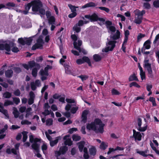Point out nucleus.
<instances>
[{
	"instance_id": "33",
	"label": "nucleus",
	"mask_w": 159,
	"mask_h": 159,
	"mask_svg": "<svg viewBox=\"0 0 159 159\" xmlns=\"http://www.w3.org/2000/svg\"><path fill=\"white\" fill-rule=\"evenodd\" d=\"M94 60L96 61H100L102 57L98 54H95L93 56Z\"/></svg>"
},
{
	"instance_id": "22",
	"label": "nucleus",
	"mask_w": 159,
	"mask_h": 159,
	"mask_svg": "<svg viewBox=\"0 0 159 159\" xmlns=\"http://www.w3.org/2000/svg\"><path fill=\"white\" fill-rule=\"evenodd\" d=\"M68 150V148L66 146H63L61 147L60 148L59 150L62 154H64Z\"/></svg>"
},
{
	"instance_id": "7",
	"label": "nucleus",
	"mask_w": 159,
	"mask_h": 159,
	"mask_svg": "<svg viewBox=\"0 0 159 159\" xmlns=\"http://www.w3.org/2000/svg\"><path fill=\"white\" fill-rule=\"evenodd\" d=\"M84 24L83 21L80 20L78 23L75 24L72 28L73 30L76 33H78L81 31L80 26H82Z\"/></svg>"
},
{
	"instance_id": "23",
	"label": "nucleus",
	"mask_w": 159,
	"mask_h": 159,
	"mask_svg": "<svg viewBox=\"0 0 159 159\" xmlns=\"http://www.w3.org/2000/svg\"><path fill=\"white\" fill-rule=\"evenodd\" d=\"M129 81H132L133 80L138 81V80L137 78L136 75L135 73L131 75L129 78Z\"/></svg>"
},
{
	"instance_id": "53",
	"label": "nucleus",
	"mask_w": 159,
	"mask_h": 159,
	"mask_svg": "<svg viewBox=\"0 0 159 159\" xmlns=\"http://www.w3.org/2000/svg\"><path fill=\"white\" fill-rule=\"evenodd\" d=\"M78 107H73L71 108V112L73 114L75 113L76 111L78 110Z\"/></svg>"
},
{
	"instance_id": "41",
	"label": "nucleus",
	"mask_w": 159,
	"mask_h": 159,
	"mask_svg": "<svg viewBox=\"0 0 159 159\" xmlns=\"http://www.w3.org/2000/svg\"><path fill=\"white\" fill-rule=\"evenodd\" d=\"M46 122L47 125L50 126L52 125L53 120L52 119L49 118L46 120Z\"/></svg>"
},
{
	"instance_id": "45",
	"label": "nucleus",
	"mask_w": 159,
	"mask_h": 159,
	"mask_svg": "<svg viewBox=\"0 0 159 159\" xmlns=\"http://www.w3.org/2000/svg\"><path fill=\"white\" fill-rule=\"evenodd\" d=\"M140 75L142 80L145 79V72L143 70H140Z\"/></svg>"
},
{
	"instance_id": "30",
	"label": "nucleus",
	"mask_w": 159,
	"mask_h": 159,
	"mask_svg": "<svg viewBox=\"0 0 159 159\" xmlns=\"http://www.w3.org/2000/svg\"><path fill=\"white\" fill-rule=\"evenodd\" d=\"M107 143L102 142L100 146V148L104 150L107 148Z\"/></svg>"
},
{
	"instance_id": "49",
	"label": "nucleus",
	"mask_w": 159,
	"mask_h": 159,
	"mask_svg": "<svg viewBox=\"0 0 159 159\" xmlns=\"http://www.w3.org/2000/svg\"><path fill=\"white\" fill-rule=\"evenodd\" d=\"M153 5L156 8L159 7V0H155L153 2Z\"/></svg>"
},
{
	"instance_id": "28",
	"label": "nucleus",
	"mask_w": 159,
	"mask_h": 159,
	"mask_svg": "<svg viewBox=\"0 0 159 159\" xmlns=\"http://www.w3.org/2000/svg\"><path fill=\"white\" fill-rule=\"evenodd\" d=\"M32 111L31 107H29L27 108L26 110V114L25 116L26 118H27L29 117L30 115H31V113L30 112Z\"/></svg>"
},
{
	"instance_id": "58",
	"label": "nucleus",
	"mask_w": 159,
	"mask_h": 159,
	"mask_svg": "<svg viewBox=\"0 0 159 159\" xmlns=\"http://www.w3.org/2000/svg\"><path fill=\"white\" fill-rule=\"evenodd\" d=\"M8 126L7 125H6L4 126V127L2 129L0 130V134L3 133L7 129Z\"/></svg>"
},
{
	"instance_id": "62",
	"label": "nucleus",
	"mask_w": 159,
	"mask_h": 159,
	"mask_svg": "<svg viewBox=\"0 0 159 159\" xmlns=\"http://www.w3.org/2000/svg\"><path fill=\"white\" fill-rule=\"evenodd\" d=\"M0 84L5 88H7L8 87V84L5 82H0Z\"/></svg>"
},
{
	"instance_id": "40",
	"label": "nucleus",
	"mask_w": 159,
	"mask_h": 159,
	"mask_svg": "<svg viewBox=\"0 0 159 159\" xmlns=\"http://www.w3.org/2000/svg\"><path fill=\"white\" fill-rule=\"evenodd\" d=\"M72 139L74 141H78L80 140L81 137L78 135L74 134L72 136Z\"/></svg>"
},
{
	"instance_id": "12",
	"label": "nucleus",
	"mask_w": 159,
	"mask_h": 159,
	"mask_svg": "<svg viewBox=\"0 0 159 159\" xmlns=\"http://www.w3.org/2000/svg\"><path fill=\"white\" fill-rule=\"evenodd\" d=\"M5 50L8 52L11 51V48L9 45L7 44H5L0 43V50Z\"/></svg>"
},
{
	"instance_id": "14",
	"label": "nucleus",
	"mask_w": 159,
	"mask_h": 159,
	"mask_svg": "<svg viewBox=\"0 0 159 159\" xmlns=\"http://www.w3.org/2000/svg\"><path fill=\"white\" fill-rule=\"evenodd\" d=\"M89 112V111L88 110H85L83 111L82 115V122L83 123H86L87 120V116Z\"/></svg>"
},
{
	"instance_id": "59",
	"label": "nucleus",
	"mask_w": 159,
	"mask_h": 159,
	"mask_svg": "<svg viewBox=\"0 0 159 159\" xmlns=\"http://www.w3.org/2000/svg\"><path fill=\"white\" fill-rule=\"evenodd\" d=\"M105 24L107 28L111 26L112 22L110 21H107L105 22Z\"/></svg>"
},
{
	"instance_id": "6",
	"label": "nucleus",
	"mask_w": 159,
	"mask_h": 159,
	"mask_svg": "<svg viewBox=\"0 0 159 159\" xmlns=\"http://www.w3.org/2000/svg\"><path fill=\"white\" fill-rule=\"evenodd\" d=\"M34 36L31 37L29 38H19L18 39V41L19 43L22 45H25L26 44L28 45H30L32 40V38Z\"/></svg>"
},
{
	"instance_id": "19",
	"label": "nucleus",
	"mask_w": 159,
	"mask_h": 159,
	"mask_svg": "<svg viewBox=\"0 0 159 159\" xmlns=\"http://www.w3.org/2000/svg\"><path fill=\"white\" fill-rule=\"evenodd\" d=\"M48 23L50 25L55 24V19L54 16H51L48 18Z\"/></svg>"
},
{
	"instance_id": "34",
	"label": "nucleus",
	"mask_w": 159,
	"mask_h": 159,
	"mask_svg": "<svg viewBox=\"0 0 159 159\" xmlns=\"http://www.w3.org/2000/svg\"><path fill=\"white\" fill-rule=\"evenodd\" d=\"M144 66L145 69L149 70L150 67V65L148 63V60H147L144 61Z\"/></svg>"
},
{
	"instance_id": "31",
	"label": "nucleus",
	"mask_w": 159,
	"mask_h": 159,
	"mask_svg": "<svg viewBox=\"0 0 159 159\" xmlns=\"http://www.w3.org/2000/svg\"><path fill=\"white\" fill-rule=\"evenodd\" d=\"M145 11L144 10L140 11L139 10L136 11V15L138 17L142 16L143 15L145 14Z\"/></svg>"
},
{
	"instance_id": "46",
	"label": "nucleus",
	"mask_w": 159,
	"mask_h": 159,
	"mask_svg": "<svg viewBox=\"0 0 159 159\" xmlns=\"http://www.w3.org/2000/svg\"><path fill=\"white\" fill-rule=\"evenodd\" d=\"M21 124L22 125H29L31 124V122L28 121L27 120H23L21 122Z\"/></svg>"
},
{
	"instance_id": "39",
	"label": "nucleus",
	"mask_w": 159,
	"mask_h": 159,
	"mask_svg": "<svg viewBox=\"0 0 159 159\" xmlns=\"http://www.w3.org/2000/svg\"><path fill=\"white\" fill-rule=\"evenodd\" d=\"M68 6L70 8L71 10V11L73 12H76V8H78V7H75L71 5H69Z\"/></svg>"
},
{
	"instance_id": "51",
	"label": "nucleus",
	"mask_w": 159,
	"mask_h": 159,
	"mask_svg": "<svg viewBox=\"0 0 159 159\" xmlns=\"http://www.w3.org/2000/svg\"><path fill=\"white\" fill-rule=\"evenodd\" d=\"M133 86H134L138 88L140 87V85L135 82H133L130 84L129 86L130 87H131Z\"/></svg>"
},
{
	"instance_id": "9",
	"label": "nucleus",
	"mask_w": 159,
	"mask_h": 159,
	"mask_svg": "<svg viewBox=\"0 0 159 159\" xmlns=\"http://www.w3.org/2000/svg\"><path fill=\"white\" fill-rule=\"evenodd\" d=\"M31 88L33 90H35L37 87H39L41 86L40 81L37 80L35 82H32L30 83Z\"/></svg>"
},
{
	"instance_id": "35",
	"label": "nucleus",
	"mask_w": 159,
	"mask_h": 159,
	"mask_svg": "<svg viewBox=\"0 0 159 159\" xmlns=\"http://www.w3.org/2000/svg\"><path fill=\"white\" fill-rule=\"evenodd\" d=\"M14 102L10 100H6L4 104V106H7L9 105H13Z\"/></svg>"
},
{
	"instance_id": "63",
	"label": "nucleus",
	"mask_w": 159,
	"mask_h": 159,
	"mask_svg": "<svg viewBox=\"0 0 159 159\" xmlns=\"http://www.w3.org/2000/svg\"><path fill=\"white\" fill-rule=\"evenodd\" d=\"M29 95L30 98H33V99H34L35 96L34 93L33 92H30L29 93Z\"/></svg>"
},
{
	"instance_id": "1",
	"label": "nucleus",
	"mask_w": 159,
	"mask_h": 159,
	"mask_svg": "<svg viewBox=\"0 0 159 159\" xmlns=\"http://www.w3.org/2000/svg\"><path fill=\"white\" fill-rule=\"evenodd\" d=\"M104 124L98 119H96L94 122L88 124L86 126L89 130H93L96 133L102 134L104 132Z\"/></svg>"
},
{
	"instance_id": "20",
	"label": "nucleus",
	"mask_w": 159,
	"mask_h": 159,
	"mask_svg": "<svg viewBox=\"0 0 159 159\" xmlns=\"http://www.w3.org/2000/svg\"><path fill=\"white\" fill-rule=\"evenodd\" d=\"M136 151L137 153H138L143 157H146L148 156V155L146 154V153H147V150H146L144 151H139L138 149H137L136 150Z\"/></svg>"
},
{
	"instance_id": "18",
	"label": "nucleus",
	"mask_w": 159,
	"mask_h": 159,
	"mask_svg": "<svg viewBox=\"0 0 159 159\" xmlns=\"http://www.w3.org/2000/svg\"><path fill=\"white\" fill-rule=\"evenodd\" d=\"M95 6V4L93 2H90L87 3L82 7V8H85L87 7H93Z\"/></svg>"
},
{
	"instance_id": "38",
	"label": "nucleus",
	"mask_w": 159,
	"mask_h": 159,
	"mask_svg": "<svg viewBox=\"0 0 159 159\" xmlns=\"http://www.w3.org/2000/svg\"><path fill=\"white\" fill-rule=\"evenodd\" d=\"M28 132L26 131H24L22 132V134L23 135V142H25L26 141L27 138V134Z\"/></svg>"
},
{
	"instance_id": "44",
	"label": "nucleus",
	"mask_w": 159,
	"mask_h": 159,
	"mask_svg": "<svg viewBox=\"0 0 159 159\" xmlns=\"http://www.w3.org/2000/svg\"><path fill=\"white\" fill-rule=\"evenodd\" d=\"M149 100L150 101L152 102V105L153 106H156L157 105L156 103L155 102V99L153 97H151L149 98Z\"/></svg>"
},
{
	"instance_id": "11",
	"label": "nucleus",
	"mask_w": 159,
	"mask_h": 159,
	"mask_svg": "<svg viewBox=\"0 0 159 159\" xmlns=\"http://www.w3.org/2000/svg\"><path fill=\"white\" fill-rule=\"evenodd\" d=\"M138 130L141 132L145 131L147 129V125H146L144 127H142L141 125H142V120L140 118H138Z\"/></svg>"
},
{
	"instance_id": "54",
	"label": "nucleus",
	"mask_w": 159,
	"mask_h": 159,
	"mask_svg": "<svg viewBox=\"0 0 159 159\" xmlns=\"http://www.w3.org/2000/svg\"><path fill=\"white\" fill-rule=\"evenodd\" d=\"M78 77L81 79L83 81L84 80H86L88 78V76L85 75H81L79 76Z\"/></svg>"
},
{
	"instance_id": "32",
	"label": "nucleus",
	"mask_w": 159,
	"mask_h": 159,
	"mask_svg": "<svg viewBox=\"0 0 159 159\" xmlns=\"http://www.w3.org/2000/svg\"><path fill=\"white\" fill-rule=\"evenodd\" d=\"M13 73L12 70H7L5 72V75L6 77L8 78L11 77Z\"/></svg>"
},
{
	"instance_id": "47",
	"label": "nucleus",
	"mask_w": 159,
	"mask_h": 159,
	"mask_svg": "<svg viewBox=\"0 0 159 159\" xmlns=\"http://www.w3.org/2000/svg\"><path fill=\"white\" fill-rule=\"evenodd\" d=\"M35 65V63L34 61H30L29 63V66L30 68H32L34 67Z\"/></svg>"
},
{
	"instance_id": "2",
	"label": "nucleus",
	"mask_w": 159,
	"mask_h": 159,
	"mask_svg": "<svg viewBox=\"0 0 159 159\" xmlns=\"http://www.w3.org/2000/svg\"><path fill=\"white\" fill-rule=\"evenodd\" d=\"M71 39L74 41L73 45L75 48L78 50L79 52H82L84 54L87 53V52L84 49L80 47L82 44V41L81 40H78L76 41L77 39V37L75 34H72L71 36Z\"/></svg>"
},
{
	"instance_id": "10",
	"label": "nucleus",
	"mask_w": 159,
	"mask_h": 159,
	"mask_svg": "<svg viewBox=\"0 0 159 159\" xmlns=\"http://www.w3.org/2000/svg\"><path fill=\"white\" fill-rule=\"evenodd\" d=\"M40 141V139L35 138L34 139V143L32 145V148L37 152H39V145L38 144L37 142H39Z\"/></svg>"
},
{
	"instance_id": "50",
	"label": "nucleus",
	"mask_w": 159,
	"mask_h": 159,
	"mask_svg": "<svg viewBox=\"0 0 159 159\" xmlns=\"http://www.w3.org/2000/svg\"><path fill=\"white\" fill-rule=\"evenodd\" d=\"M39 13L41 14V16L42 17V15H44L45 13V10L42 8H41L38 11Z\"/></svg>"
},
{
	"instance_id": "36",
	"label": "nucleus",
	"mask_w": 159,
	"mask_h": 159,
	"mask_svg": "<svg viewBox=\"0 0 159 159\" xmlns=\"http://www.w3.org/2000/svg\"><path fill=\"white\" fill-rule=\"evenodd\" d=\"M39 74L41 76H48V70H40Z\"/></svg>"
},
{
	"instance_id": "52",
	"label": "nucleus",
	"mask_w": 159,
	"mask_h": 159,
	"mask_svg": "<svg viewBox=\"0 0 159 159\" xmlns=\"http://www.w3.org/2000/svg\"><path fill=\"white\" fill-rule=\"evenodd\" d=\"M14 94L16 96H19L20 94V92L19 89H16L14 92Z\"/></svg>"
},
{
	"instance_id": "3",
	"label": "nucleus",
	"mask_w": 159,
	"mask_h": 159,
	"mask_svg": "<svg viewBox=\"0 0 159 159\" xmlns=\"http://www.w3.org/2000/svg\"><path fill=\"white\" fill-rule=\"evenodd\" d=\"M108 42L106 43V47L102 49L103 52H107L109 51H112L115 47V44L116 43L115 40H109L107 39Z\"/></svg>"
},
{
	"instance_id": "55",
	"label": "nucleus",
	"mask_w": 159,
	"mask_h": 159,
	"mask_svg": "<svg viewBox=\"0 0 159 159\" xmlns=\"http://www.w3.org/2000/svg\"><path fill=\"white\" fill-rule=\"evenodd\" d=\"M112 93L113 95H119L120 93L116 89H113L112 90Z\"/></svg>"
},
{
	"instance_id": "4",
	"label": "nucleus",
	"mask_w": 159,
	"mask_h": 159,
	"mask_svg": "<svg viewBox=\"0 0 159 159\" xmlns=\"http://www.w3.org/2000/svg\"><path fill=\"white\" fill-rule=\"evenodd\" d=\"M31 3L32 6V10L33 11H38L42 7V4L39 0L32 1Z\"/></svg>"
},
{
	"instance_id": "42",
	"label": "nucleus",
	"mask_w": 159,
	"mask_h": 159,
	"mask_svg": "<svg viewBox=\"0 0 159 159\" xmlns=\"http://www.w3.org/2000/svg\"><path fill=\"white\" fill-rule=\"evenodd\" d=\"M1 112L5 115L6 117L7 118H9V116L8 114L7 111V110L4 109L3 108L2 109V110Z\"/></svg>"
},
{
	"instance_id": "56",
	"label": "nucleus",
	"mask_w": 159,
	"mask_h": 159,
	"mask_svg": "<svg viewBox=\"0 0 159 159\" xmlns=\"http://www.w3.org/2000/svg\"><path fill=\"white\" fill-rule=\"evenodd\" d=\"M99 8L102 10L105 11L107 12H108L109 11V9L108 8L105 7H99Z\"/></svg>"
},
{
	"instance_id": "64",
	"label": "nucleus",
	"mask_w": 159,
	"mask_h": 159,
	"mask_svg": "<svg viewBox=\"0 0 159 159\" xmlns=\"http://www.w3.org/2000/svg\"><path fill=\"white\" fill-rule=\"evenodd\" d=\"M11 50L14 52H17L19 51L18 48L16 47H13L11 49Z\"/></svg>"
},
{
	"instance_id": "29",
	"label": "nucleus",
	"mask_w": 159,
	"mask_h": 159,
	"mask_svg": "<svg viewBox=\"0 0 159 159\" xmlns=\"http://www.w3.org/2000/svg\"><path fill=\"white\" fill-rule=\"evenodd\" d=\"M143 19L142 16L137 17L134 20V22L137 24H139L141 23Z\"/></svg>"
},
{
	"instance_id": "24",
	"label": "nucleus",
	"mask_w": 159,
	"mask_h": 159,
	"mask_svg": "<svg viewBox=\"0 0 159 159\" xmlns=\"http://www.w3.org/2000/svg\"><path fill=\"white\" fill-rule=\"evenodd\" d=\"M98 16L95 13H94L91 16L90 20L91 21H95L98 20Z\"/></svg>"
},
{
	"instance_id": "27",
	"label": "nucleus",
	"mask_w": 159,
	"mask_h": 159,
	"mask_svg": "<svg viewBox=\"0 0 159 159\" xmlns=\"http://www.w3.org/2000/svg\"><path fill=\"white\" fill-rule=\"evenodd\" d=\"M89 152L91 155L94 156L96 153V150L95 148L92 147L89 149Z\"/></svg>"
},
{
	"instance_id": "17",
	"label": "nucleus",
	"mask_w": 159,
	"mask_h": 159,
	"mask_svg": "<svg viewBox=\"0 0 159 159\" xmlns=\"http://www.w3.org/2000/svg\"><path fill=\"white\" fill-rule=\"evenodd\" d=\"M150 48V41L149 40H147L144 43L143 47L142 48V51L143 52V50L145 49H149Z\"/></svg>"
},
{
	"instance_id": "57",
	"label": "nucleus",
	"mask_w": 159,
	"mask_h": 159,
	"mask_svg": "<svg viewBox=\"0 0 159 159\" xmlns=\"http://www.w3.org/2000/svg\"><path fill=\"white\" fill-rule=\"evenodd\" d=\"M143 7L144 8L148 9L150 8V5L148 2H145L143 4Z\"/></svg>"
},
{
	"instance_id": "37",
	"label": "nucleus",
	"mask_w": 159,
	"mask_h": 159,
	"mask_svg": "<svg viewBox=\"0 0 159 159\" xmlns=\"http://www.w3.org/2000/svg\"><path fill=\"white\" fill-rule=\"evenodd\" d=\"M13 102L14 103H15L16 105H17L20 102V100L19 98L16 97H13L12 98Z\"/></svg>"
},
{
	"instance_id": "43",
	"label": "nucleus",
	"mask_w": 159,
	"mask_h": 159,
	"mask_svg": "<svg viewBox=\"0 0 159 159\" xmlns=\"http://www.w3.org/2000/svg\"><path fill=\"white\" fill-rule=\"evenodd\" d=\"M51 111H49L48 109H45L44 111L42 112V114L46 116L49 115L50 114Z\"/></svg>"
},
{
	"instance_id": "8",
	"label": "nucleus",
	"mask_w": 159,
	"mask_h": 159,
	"mask_svg": "<svg viewBox=\"0 0 159 159\" xmlns=\"http://www.w3.org/2000/svg\"><path fill=\"white\" fill-rule=\"evenodd\" d=\"M86 62L88 63L89 66H91V62L89 58L87 57L84 56L81 59H78L76 60V63L78 64H81Z\"/></svg>"
},
{
	"instance_id": "61",
	"label": "nucleus",
	"mask_w": 159,
	"mask_h": 159,
	"mask_svg": "<svg viewBox=\"0 0 159 159\" xmlns=\"http://www.w3.org/2000/svg\"><path fill=\"white\" fill-rule=\"evenodd\" d=\"M76 15H77L76 12H72V13L68 15V17L70 18H73L75 17Z\"/></svg>"
},
{
	"instance_id": "15",
	"label": "nucleus",
	"mask_w": 159,
	"mask_h": 159,
	"mask_svg": "<svg viewBox=\"0 0 159 159\" xmlns=\"http://www.w3.org/2000/svg\"><path fill=\"white\" fill-rule=\"evenodd\" d=\"M133 136L135 139H137L138 141H140L141 139L142 135L139 132H136L134 130H133Z\"/></svg>"
},
{
	"instance_id": "16",
	"label": "nucleus",
	"mask_w": 159,
	"mask_h": 159,
	"mask_svg": "<svg viewBox=\"0 0 159 159\" xmlns=\"http://www.w3.org/2000/svg\"><path fill=\"white\" fill-rule=\"evenodd\" d=\"M120 32L118 30H117L115 34L110 36V39L114 40H117L120 38Z\"/></svg>"
},
{
	"instance_id": "48",
	"label": "nucleus",
	"mask_w": 159,
	"mask_h": 159,
	"mask_svg": "<svg viewBox=\"0 0 159 159\" xmlns=\"http://www.w3.org/2000/svg\"><path fill=\"white\" fill-rule=\"evenodd\" d=\"M107 29L108 30V32H109V30L112 32H114L116 30L115 27L113 26H111Z\"/></svg>"
},
{
	"instance_id": "25",
	"label": "nucleus",
	"mask_w": 159,
	"mask_h": 159,
	"mask_svg": "<svg viewBox=\"0 0 159 159\" xmlns=\"http://www.w3.org/2000/svg\"><path fill=\"white\" fill-rule=\"evenodd\" d=\"M59 137L56 138V139L54 140H51L50 142V144L51 147H53L56 145L58 142Z\"/></svg>"
},
{
	"instance_id": "26",
	"label": "nucleus",
	"mask_w": 159,
	"mask_h": 159,
	"mask_svg": "<svg viewBox=\"0 0 159 159\" xmlns=\"http://www.w3.org/2000/svg\"><path fill=\"white\" fill-rule=\"evenodd\" d=\"M11 97V93L6 91L3 94V97L5 98H9Z\"/></svg>"
},
{
	"instance_id": "21",
	"label": "nucleus",
	"mask_w": 159,
	"mask_h": 159,
	"mask_svg": "<svg viewBox=\"0 0 159 159\" xmlns=\"http://www.w3.org/2000/svg\"><path fill=\"white\" fill-rule=\"evenodd\" d=\"M85 142L84 141H81L79 142L78 144L79 150L80 152H82L83 150V148L84 146Z\"/></svg>"
},
{
	"instance_id": "13",
	"label": "nucleus",
	"mask_w": 159,
	"mask_h": 159,
	"mask_svg": "<svg viewBox=\"0 0 159 159\" xmlns=\"http://www.w3.org/2000/svg\"><path fill=\"white\" fill-rule=\"evenodd\" d=\"M70 136L67 135L65 136L63 138V139L65 140L64 143L66 145L71 146L72 144V142L71 139L69 138Z\"/></svg>"
},
{
	"instance_id": "60",
	"label": "nucleus",
	"mask_w": 159,
	"mask_h": 159,
	"mask_svg": "<svg viewBox=\"0 0 159 159\" xmlns=\"http://www.w3.org/2000/svg\"><path fill=\"white\" fill-rule=\"evenodd\" d=\"M26 110L25 107H21L19 109V111L21 113H23Z\"/></svg>"
},
{
	"instance_id": "5",
	"label": "nucleus",
	"mask_w": 159,
	"mask_h": 159,
	"mask_svg": "<svg viewBox=\"0 0 159 159\" xmlns=\"http://www.w3.org/2000/svg\"><path fill=\"white\" fill-rule=\"evenodd\" d=\"M43 37L42 36H40L37 40V43L33 45L32 49L35 50L37 48L42 49V48L43 44Z\"/></svg>"
}]
</instances>
